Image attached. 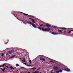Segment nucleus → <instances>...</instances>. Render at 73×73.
I'll return each instance as SVG.
<instances>
[{
    "instance_id": "25",
    "label": "nucleus",
    "mask_w": 73,
    "mask_h": 73,
    "mask_svg": "<svg viewBox=\"0 0 73 73\" xmlns=\"http://www.w3.org/2000/svg\"><path fill=\"white\" fill-rule=\"evenodd\" d=\"M27 66H31V65H26Z\"/></svg>"
},
{
    "instance_id": "49",
    "label": "nucleus",
    "mask_w": 73,
    "mask_h": 73,
    "mask_svg": "<svg viewBox=\"0 0 73 73\" xmlns=\"http://www.w3.org/2000/svg\"><path fill=\"white\" fill-rule=\"evenodd\" d=\"M32 73H34V72H33Z\"/></svg>"
},
{
    "instance_id": "35",
    "label": "nucleus",
    "mask_w": 73,
    "mask_h": 73,
    "mask_svg": "<svg viewBox=\"0 0 73 73\" xmlns=\"http://www.w3.org/2000/svg\"><path fill=\"white\" fill-rule=\"evenodd\" d=\"M3 69H4V70H5V69H6V68H4V67L3 68Z\"/></svg>"
},
{
    "instance_id": "30",
    "label": "nucleus",
    "mask_w": 73,
    "mask_h": 73,
    "mask_svg": "<svg viewBox=\"0 0 73 73\" xmlns=\"http://www.w3.org/2000/svg\"><path fill=\"white\" fill-rule=\"evenodd\" d=\"M53 70H52V71H50V72L51 73H53Z\"/></svg>"
},
{
    "instance_id": "22",
    "label": "nucleus",
    "mask_w": 73,
    "mask_h": 73,
    "mask_svg": "<svg viewBox=\"0 0 73 73\" xmlns=\"http://www.w3.org/2000/svg\"><path fill=\"white\" fill-rule=\"evenodd\" d=\"M1 56L3 57L4 56V53H2L1 54Z\"/></svg>"
},
{
    "instance_id": "8",
    "label": "nucleus",
    "mask_w": 73,
    "mask_h": 73,
    "mask_svg": "<svg viewBox=\"0 0 73 73\" xmlns=\"http://www.w3.org/2000/svg\"><path fill=\"white\" fill-rule=\"evenodd\" d=\"M58 32H59V33H63V32H63V31H62L61 30H58Z\"/></svg>"
},
{
    "instance_id": "20",
    "label": "nucleus",
    "mask_w": 73,
    "mask_h": 73,
    "mask_svg": "<svg viewBox=\"0 0 73 73\" xmlns=\"http://www.w3.org/2000/svg\"><path fill=\"white\" fill-rule=\"evenodd\" d=\"M16 66H19V64H16Z\"/></svg>"
},
{
    "instance_id": "37",
    "label": "nucleus",
    "mask_w": 73,
    "mask_h": 73,
    "mask_svg": "<svg viewBox=\"0 0 73 73\" xmlns=\"http://www.w3.org/2000/svg\"><path fill=\"white\" fill-rule=\"evenodd\" d=\"M29 20H32L33 19H32V18H29Z\"/></svg>"
},
{
    "instance_id": "2",
    "label": "nucleus",
    "mask_w": 73,
    "mask_h": 73,
    "mask_svg": "<svg viewBox=\"0 0 73 73\" xmlns=\"http://www.w3.org/2000/svg\"><path fill=\"white\" fill-rule=\"evenodd\" d=\"M60 29H63V30H64V33H66V31H67V30H68L67 28L64 27H61L60 28Z\"/></svg>"
},
{
    "instance_id": "36",
    "label": "nucleus",
    "mask_w": 73,
    "mask_h": 73,
    "mask_svg": "<svg viewBox=\"0 0 73 73\" xmlns=\"http://www.w3.org/2000/svg\"><path fill=\"white\" fill-rule=\"evenodd\" d=\"M5 67H6L7 68H9V67L7 66H6Z\"/></svg>"
},
{
    "instance_id": "14",
    "label": "nucleus",
    "mask_w": 73,
    "mask_h": 73,
    "mask_svg": "<svg viewBox=\"0 0 73 73\" xmlns=\"http://www.w3.org/2000/svg\"><path fill=\"white\" fill-rule=\"evenodd\" d=\"M10 69H15V68L13 67L12 66H11L10 67Z\"/></svg>"
},
{
    "instance_id": "32",
    "label": "nucleus",
    "mask_w": 73,
    "mask_h": 73,
    "mask_svg": "<svg viewBox=\"0 0 73 73\" xmlns=\"http://www.w3.org/2000/svg\"><path fill=\"white\" fill-rule=\"evenodd\" d=\"M56 73H60V72H59V71H56Z\"/></svg>"
},
{
    "instance_id": "27",
    "label": "nucleus",
    "mask_w": 73,
    "mask_h": 73,
    "mask_svg": "<svg viewBox=\"0 0 73 73\" xmlns=\"http://www.w3.org/2000/svg\"><path fill=\"white\" fill-rule=\"evenodd\" d=\"M38 28H39V29H40V30H41V29H42V28H41L40 27H38Z\"/></svg>"
},
{
    "instance_id": "31",
    "label": "nucleus",
    "mask_w": 73,
    "mask_h": 73,
    "mask_svg": "<svg viewBox=\"0 0 73 73\" xmlns=\"http://www.w3.org/2000/svg\"><path fill=\"white\" fill-rule=\"evenodd\" d=\"M35 69H36V68H33V70H35Z\"/></svg>"
},
{
    "instance_id": "3",
    "label": "nucleus",
    "mask_w": 73,
    "mask_h": 73,
    "mask_svg": "<svg viewBox=\"0 0 73 73\" xmlns=\"http://www.w3.org/2000/svg\"><path fill=\"white\" fill-rule=\"evenodd\" d=\"M53 69L54 70H58L59 69V68L57 66L53 67Z\"/></svg>"
},
{
    "instance_id": "51",
    "label": "nucleus",
    "mask_w": 73,
    "mask_h": 73,
    "mask_svg": "<svg viewBox=\"0 0 73 73\" xmlns=\"http://www.w3.org/2000/svg\"><path fill=\"white\" fill-rule=\"evenodd\" d=\"M16 68H15V69H16Z\"/></svg>"
},
{
    "instance_id": "40",
    "label": "nucleus",
    "mask_w": 73,
    "mask_h": 73,
    "mask_svg": "<svg viewBox=\"0 0 73 73\" xmlns=\"http://www.w3.org/2000/svg\"><path fill=\"white\" fill-rule=\"evenodd\" d=\"M24 64H25V65H26L27 64V63H24Z\"/></svg>"
},
{
    "instance_id": "16",
    "label": "nucleus",
    "mask_w": 73,
    "mask_h": 73,
    "mask_svg": "<svg viewBox=\"0 0 73 73\" xmlns=\"http://www.w3.org/2000/svg\"><path fill=\"white\" fill-rule=\"evenodd\" d=\"M24 72V73H27V72H26L25 71H22V72H21V73H23Z\"/></svg>"
},
{
    "instance_id": "5",
    "label": "nucleus",
    "mask_w": 73,
    "mask_h": 73,
    "mask_svg": "<svg viewBox=\"0 0 73 73\" xmlns=\"http://www.w3.org/2000/svg\"><path fill=\"white\" fill-rule=\"evenodd\" d=\"M5 65H7V63H5L2 65V66H0V68L1 67H4Z\"/></svg>"
},
{
    "instance_id": "46",
    "label": "nucleus",
    "mask_w": 73,
    "mask_h": 73,
    "mask_svg": "<svg viewBox=\"0 0 73 73\" xmlns=\"http://www.w3.org/2000/svg\"><path fill=\"white\" fill-rule=\"evenodd\" d=\"M28 73H31L30 72H28Z\"/></svg>"
},
{
    "instance_id": "29",
    "label": "nucleus",
    "mask_w": 73,
    "mask_h": 73,
    "mask_svg": "<svg viewBox=\"0 0 73 73\" xmlns=\"http://www.w3.org/2000/svg\"><path fill=\"white\" fill-rule=\"evenodd\" d=\"M2 71H3L4 72H5V71H4V69H2Z\"/></svg>"
},
{
    "instance_id": "47",
    "label": "nucleus",
    "mask_w": 73,
    "mask_h": 73,
    "mask_svg": "<svg viewBox=\"0 0 73 73\" xmlns=\"http://www.w3.org/2000/svg\"><path fill=\"white\" fill-rule=\"evenodd\" d=\"M39 56H40V55H39L38 56V58Z\"/></svg>"
},
{
    "instance_id": "17",
    "label": "nucleus",
    "mask_w": 73,
    "mask_h": 73,
    "mask_svg": "<svg viewBox=\"0 0 73 73\" xmlns=\"http://www.w3.org/2000/svg\"><path fill=\"white\" fill-rule=\"evenodd\" d=\"M59 73H62V70H60L59 71Z\"/></svg>"
},
{
    "instance_id": "39",
    "label": "nucleus",
    "mask_w": 73,
    "mask_h": 73,
    "mask_svg": "<svg viewBox=\"0 0 73 73\" xmlns=\"http://www.w3.org/2000/svg\"><path fill=\"white\" fill-rule=\"evenodd\" d=\"M40 69V68L39 67V68L38 69V70Z\"/></svg>"
},
{
    "instance_id": "52",
    "label": "nucleus",
    "mask_w": 73,
    "mask_h": 73,
    "mask_svg": "<svg viewBox=\"0 0 73 73\" xmlns=\"http://www.w3.org/2000/svg\"><path fill=\"white\" fill-rule=\"evenodd\" d=\"M51 60H52V59H51Z\"/></svg>"
},
{
    "instance_id": "15",
    "label": "nucleus",
    "mask_w": 73,
    "mask_h": 73,
    "mask_svg": "<svg viewBox=\"0 0 73 73\" xmlns=\"http://www.w3.org/2000/svg\"><path fill=\"white\" fill-rule=\"evenodd\" d=\"M23 62H26V61L25 60V58H23V60H22Z\"/></svg>"
},
{
    "instance_id": "48",
    "label": "nucleus",
    "mask_w": 73,
    "mask_h": 73,
    "mask_svg": "<svg viewBox=\"0 0 73 73\" xmlns=\"http://www.w3.org/2000/svg\"><path fill=\"white\" fill-rule=\"evenodd\" d=\"M0 69H2V68H0Z\"/></svg>"
},
{
    "instance_id": "33",
    "label": "nucleus",
    "mask_w": 73,
    "mask_h": 73,
    "mask_svg": "<svg viewBox=\"0 0 73 73\" xmlns=\"http://www.w3.org/2000/svg\"><path fill=\"white\" fill-rule=\"evenodd\" d=\"M68 33H71V31H69V32H68Z\"/></svg>"
},
{
    "instance_id": "26",
    "label": "nucleus",
    "mask_w": 73,
    "mask_h": 73,
    "mask_svg": "<svg viewBox=\"0 0 73 73\" xmlns=\"http://www.w3.org/2000/svg\"><path fill=\"white\" fill-rule=\"evenodd\" d=\"M34 73H38V72L37 71H36V72H34Z\"/></svg>"
},
{
    "instance_id": "1",
    "label": "nucleus",
    "mask_w": 73,
    "mask_h": 73,
    "mask_svg": "<svg viewBox=\"0 0 73 73\" xmlns=\"http://www.w3.org/2000/svg\"><path fill=\"white\" fill-rule=\"evenodd\" d=\"M26 21L27 22H25V23H26L27 24H31V25H32V26L33 27H34V28H37V27L35 26V23H31V22H28L27 21Z\"/></svg>"
},
{
    "instance_id": "42",
    "label": "nucleus",
    "mask_w": 73,
    "mask_h": 73,
    "mask_svg": "<svg viewBox=\"0 0 73 73\" xmlns=\"http://www.w3.org/2000/svg\"><path fill=\"white\" fill-rule=\"evenodd\" d=\"M20 13H23L22 12H20Z\"/></svg>"
},
{
    "instance_id": "7",
    "label": "nucleus",
    "mask_w": 73,
    "mask_h": 73,
    "mask_svg": "<svg viewBox=\"0 0 73 73\" xmlns=\"http://www.w3.org/2000/svg\"><path fill=\"white\" fill-rule=\"evenodd\" d=\"M65 70H66V71H68V72H70V69H69L68 68H66L64 69Z\"/></svg>"
},
{
    "instance_id": "50",
    "label": "nucleus",
    "mask_w": 73,
    "mask_h": 73,
    "mask_svg": "<svg viewBox=\"0 0 73 73\" xmlns=\"http://www.w3.org/2000/svg\"><path fill=\"white\" fill-rule=\"evenodd\" d=\"M24 23H25V22H24Z\"/></svg>"
},
{
    "instance_id": "41",
    "label": "nucleus",
    "mask_w": 73,
    "mask_h": 73,
    "mask_svg": "<svg viewBox=\"0 0 73 73\" xmlns=\"http://www.w3.org/2000/svg\"><path fill=\"white\" fill-rule=\"evenodd\" d=\"M19 70H17V72H18V71H19Z\"/></svg>"
},
{
    "instance_id": "45",
    "label": "nucleus",
    "mask_w": 73,
    "mask_h": 73,
    "mask_svg": "<svg viewBox=\"0 0 73 73\" xmlns=\"http://www.w3.org/2000/svg\"><path fill=\"white\" fill-rule=\"evenodd\" d=\"M32 69H33V68H31Z\"/></svg>"
},
{
    "instance_id": "38",
    "label": "nucleus",
    "mask_w": 73,
    "mask_h": 73,
    "mask_svg": "<svg viewBox=\"0 0 73 73\" xmlns=\"http://www.w3.org/2000/svg\"><path fill=\"white\" fill-rule=\"evenodd\" d=\"M40 27H42V26H43V25H40Z\"/></svg>"
},
{
    "instance_id": "44",
    "label": "nucleus",
    "mask_w": 73,
    "mask_h": 73,
    "mask_svg": "<svg viewBox=\"0 0 73 73\" xmlns=\"http://www.w3.org/2000/svg\"><path fill=\"white\" fill-rule=\"evenodd\" d=\"M54 28H56V26H54Z\"/></svg>"
},
{
    "instance_id": "43",
    "label": "nucleus",
    "mask_w": 73,
    "mask_h": 73,
    "mask_svg": "<svg viewBox=\"0 0 73 73\" xmlns=\"http://www.w3.org/2000/svg\"><path fill=\"white\" fill-rule=\"evenodd\" d=\"M50 62H53V61H50Z\"/></svg>"
},
{
    "instance_id": "24",
    "label": "nucleus",
    "mask_w": 73,
    "mask_h": 73,
    "mask_svg": "<svg viewBox=\"0 0 73 73\" xmlns=\"http://www.w3.org/2000/svg\"><path fill=\"white\" fill-rule=\"evenodd\" d=\"M29 17H34V16H32V15H30V16H29Z\"/></svg>"
},
{
    "instance_id": "6",
    "label": "nucleus",
    "mask_w": 73,
    "mask_h": 73,
    "mask_svg": "<svg viewBox=\"0 0 73 73\" xmlns=\"http://www.w3.org/2000/svg\"><path fill=\"white\" fill-rule=\"evenodd\" d=\"M44 27H48V28H50L51 27V25H49V24H46V26H44Z\"/></svg>"
},
{
    "instance_id": "9",
    "label": "nucleus",
    "mask_w": 73,
    "mask_h": 73,
    "mask_svg": "<svg viewBox=\"0 0 73 73\" xmlns=\"http://www.w3.org/2000/svg\"><path fill=\"white\" fill-rule=\"evenodd\" d=\"M9 53V54H12V53H13V50H10L8 51Z\"/></svg>"
},
{
    "instance_id": "11",
    "label": "nucleus",
    "mask_w": 73,
    "mask_h": 73,
    "mask_svg": "<svg viewBox=\"0 0 73 73\" xmlns=\"http://www.w3.org/2000/svg\"><path fill=\"white\" fill-rule=\"evenodd\" d=\"M42 58H44V57H43V56H41L40 58V61H42Z\"/></svg>"
},
{
    "instance_id": "23",
    "label": "nucleus",
    "mask_w": 73,
    "mask_h": 73,
    "mask_svg": "<svg viewBox=\"0 0 73 73\" xmlns=\"http://www.w3.org/2000/svg\"><path fill=\"white\" fill-rule=\"evenodd\" d=\"M30 64H32V61L31 60H30L29 61Z\"/></svg>"
},
{
    "instance_id": "19",
    "label": "nucleus",
    "mask_w": 73,
    "mask_h": 73,
    "mask_svg": "<svg viewBox=\"0 0 73 73\" xmlns=\"http://www.w3.org/2000/svg\"><path fill=\"white\" fill-rule=\"evenodd\" d=\"M42 60L43 61H44V62H45V59L44 58H42Z\"/></svg>"
},
{
    "instance_id": "18",
    "label": "nucleus",
    "mask_w": 73,
    "mask_h": 73,
    "mask_svg": "<svg viewBox=\"0 0 73 73\" xmlns=\"http://www.w3.org/2000/svg\"><path fill=\"white\" fill-rule=\"evenodd\" d=\"M42 31H44L45 32H46V31H45V29H44L42 28Z\"/></svg>"
},
{
    "instance_id": "34",
    "label": "nucleus",
    "mask_w": 73,
    "mask_h": 73,
    "mask_svg": "<svg viewBox=\"0 0 73 73\" xmlns=\"http://www.w3.org/2000/svg\"><path fill=\"white\" fill-rule=\"evenodd\" d=\"M69 31H72V32H73V30H70Z\"/></svg>"
},
{
    "instance_id": "12",
    "label": "nucleus",
    "mask_w": 73,
    "mask_h": 73,
    "mask_svg": "<svg viewBox=\"0 0 73 73\" xmlns=\"http://www.w3.org/2000/svg\"><path fill=\"white\" fill-rule=\"evenodd\" d=\"M52 34L54 35H57V33H56L52 32Z\"/></svg>"
},
{
    "instance_id": "10",
    "label": "nucleus",
    "mask_w": 73,
    "mask_h": 73,
    "mask_svg": "<svg viewBox=\"0 0 73 73\" xmlns=\"http://www.w3.org/2000/svg\"><path fill=\"white\" fill-rule=\"evenodd\" d=\"M23 14L24 15H25V16H27L28 17H29V16H30V15H28L27 14L24 13H23Z\"/></svg>"
},
{
    "instance_id": "21",
    "label": "nucleus",
    "mask_w": 73,
    "mask_h": 73,
    "mask_svg": "<svg viewBox=\"0 0 73 73\" xmlns=\"http://www.w3.org/2000/svg\"><path fill=\"white\" fill-rule=\"evenodd\" d=\"M15 57V56L13 55L11 56V58H14Z\"/></svg>"
},
{
    "instance_id": "4",
    "label": "nucleus",
    "mask_w": 73,
    "mask_h": 73,
    "mask_svg": "<svg viewBox=\"0 0 73 73\" xmlns=\"http://www.w3.org/2000/svg\"><path fill=\"white\" fill-rule=\"evenodd\" d=\"M50 30V29L49 27H48V29H45L46 32H49Z\"/></svg>"
},
{
    "instance_id": "13",
    "label": "nucleus",
    "mask_w": 73,
    "mask_h": 73,
    "mask_svg": "<svg viewBox=\"0 0 73 73\" xmlns=\"http://www.w3.org/2000/svg\"><path fill=\"white\" fill-rule=\"evenodd\" d=\"M32 21L33 22V23H36V22H35V19H32Z\"/></svg>"
},
{
    "instance_id": "28",
    "label": "nucleus",
    "mask_w": 73,
    "mask_h": 73,
    "mask_svg": "<svg viewBox=\"0 0 73 73\" xmlns=\"http://www.w3.org/2000/svg\"><path fill=\"white\" fill-rule=\"evenodd\" d=\"M21 69H25V68L24 67H21Z\"/></svg>"
}]
</instances>
